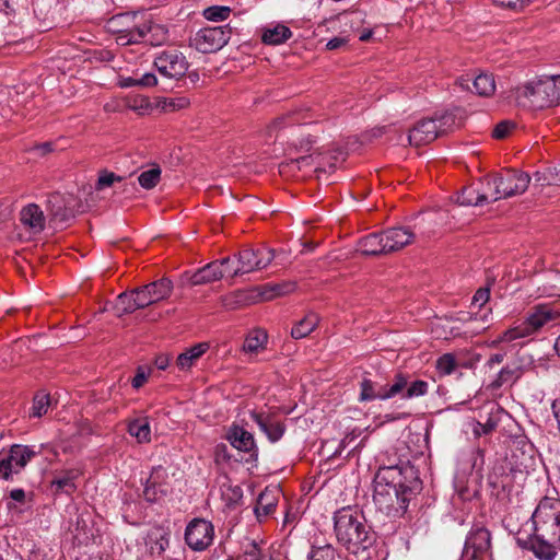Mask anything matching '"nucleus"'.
Listing matches in <instances>:
<instances>
[{"mask_svg":"<svg viewBox=\"0 0 560 560\" xmlns=\"http://www.w3.org/2000/svg\"><path fill=\"white\" fill-rule=\"evenodd\" d=\"M513 127H514V124L512 121H509V120L501 121L494 127V129L492 131V136L495 139H503L510 133V131L513 129Z\"/></svg>","mask_w":560,"mask_h":560,"instance_id":"864d4df0","label":"nucleus"},{"mask_svg":"<svg viewBox=\"0 0 560 560\" xmlns=\"http://www.w3.org/2000/svg\"><path fill=\"white\" fill-rule=\"evenodd\" d=\"M229 25L200 28L190 39V45L202 54H211L224 47L231 38Z\"/></svg>","mask_w":560,"mask_h":560,"instance_id":"0eeeda50","label":"nucleus"},{"mask_svg":"<svg viewBox=\"0 0 560 560\" xmlns=\"http://www.w3.org/2000/svg\"><path fill=\"white\" fill-rule=\"evenodd\" d=\"M457 366L456 359L452 353L441 355L435 362V369L440 375L452 374Z\"/></svg>","mask_w":560,"mask_h":560,"instance_id":"37998d69","label":"nucleus"},{"mask_svg":"<svg viewBox=\"0 0 560 560\" xmlns=\"http://www.w3.org/2000/svg\"><path fill=\"white\" fill-rule=\"evenodd\" d=\"M268 335L264 329L257 328L250 330L243 342L242 352L249 355H258L266 349Z\"/></svg>","mask_w":560,"mask_h":560,"instance_id":"b1692460","label":"nucleus"},{"mask_svg":"<svg viewBox=\"0 0 560 560\" xmlns=\"http://www.w3.org/2000/svg\"><path fill=\"white\" fill-rule=\"evenodd\" d=\"M429 384L425 381L417 380L411 383L408 382L407 389L402 394L404 399H411L424 396L428 393Z\"/></svg>","mask_w":560,"mask_h":560,"instance_id":"c03bdc74","label":"nucleus"},{"mask_svg":"<svg viewBox=\"0 0 560 560\" xmlns=\"http://www.w3.org/2000/svg\"><path fill=\"white\" fill-rule=\"evenodd\" d=\"M292 37L291 30L283 25L278 24L272 28H267L262 34V42L268 45H280Z\"/></svg>","mask_w":560,"mask_h":560,"instance_id":"473e14b6","label":"nucleus"},{"mask_svg":"<svg viewBox=\"0 0 560 560\" xmlns=\"http://www.w3.org/2000/svg\"><path fill=\"white\" fill-rule=\"evenodd\" d=\"M456 84L463 90H470L472 85L474 92L479 96H491L495 91V81L490 73H480L474 79L469 75L457 78Z\"/></svg>","mask_w":560,"mask_h":560,"instance_id":"a211bd4d","label":"nucleus"},{"mask_svg":"<svg viewBox=\"0 0 560 560\" xmlns=\"http://www.w3.org/2000/svg\"><path fill=\"white\" fill-rule=\"evenodd\" d=\"M261 551L256 542H250L246 546L242 559L243 560H260Z\"/></svg>","mask_w":560,"mask_h":560,"instance_id":"5fc2aeb1","label":"nucleus"},{"mask_svg":"<svg viewBox=\"0 0 560 560\" xmlns=\"http://www.w3.org/2000/svg\"><path fill=\"white\" fill-rule=\"evenodd\" d=\"M142 26H152L142 13L125 12L112 16L106 24L109 32L114 34L142 30Z\"/></svg>","mask_w":560,"mask_h":560,"instance_id":"ddd939ff","label":"nucleus"},{"mask_svg":"<svg viewBox=\"0 0 560 560\" xmlns=\"http://www.w3.org/2000/svg\"><path fill=\"white\" fill-rule=\"evenodd\" d=\"M421 488L418 469L409 462L384 466L374 477L373 501L382 513L400 517Z\"/></svg>","mask_w":560,"mask_h":560,"instance_id":"f257e3e1","label":"nucleus"},{"mask_svg":"<svg viewBox=\"0 0 560 560\" xmlns=\"http://www.w3.org/2000/svg\"><path fill=\"white\" fill-rule=\"evenodd\" d=\"M128 433L137 440L138 443H149L151 441V427L148 417H139L128 422Z\"/></svg>","mask_w":560,"mask_h":560,"instance_id":"bb28decb","label":"nucleus"},{"mask_svg":"<svg viewBox=\"0 0 560 560\" xmlns=\"http://www.w3.org/2000/svg\"><path fill=\"white\" fill-rule=\"evenodd\" d=\"M145 381H147V374L141 368H139L137 371V374L132 378V382H131L132 387L140 388L145 383Z\"/></svg>","mask_w":560,"mask_h":560,"instance_id":"e2e57ef3","label":"nucleus"},{"mask_svg":"<svg viewBox=\"0 0 560 560\" xmlns=\"http://www.w3.org/2000/svg\"><path fill=\"white\" fill-rule=\"evenodd\" d=\"M150 31H152V26H142V30L118 33L117 43L122 46L140 43Z\"/></svg>","mask_w":560,"mask_h":560,"instance_id":"4c0bfd02","label":"nucleus"},{"mask_svg":"<svg viewBox=\"0 0 560 560\" xmlns=\"http://www.w3.org/2000/svg\"><path fill=\"white\" fill-rule=\"evenodd\" d=\"M235 257L237 258L236 268L228 271L232 278L265 269L273 260L275 254L272 249L266 247L244 248Z\"/></svg>","mask_w":560,"mask_h":560,"instance_id":"423d86ee","label":"nucleus"},{"mask_svg":"<svg viewBox=\"0 0 560 560\" xmlns=\"http://www.w3.org/2000/svg\"><path fill=\"white\" fill-rule=\"evenodd\" d=\"M499 420L491 412L486 422H477L474 429L476 435L489 434L498 427Z\"/></svg>","mask_w":560,"mask_h":560,"instance_id":"8fccbe9b","label":"nucleus"},{"mask_svg":"<svg viewBox=\"0 0 560 560\" xmlns=\"http://www.w3.org/2000/svg\"><path fill=\"white\" fill-rule=\"evenodd\" d=\"M317 156H314L313 154L310 155H303L298 159L292 160L287 166L298 170H302L304 167H311V166H317L318 163L315 162V159Z\"/></svg>","mask_w":560,"mask_h":560,"instance_id":"3c124183","label":"nucleus"},{"mask_svg":"<svg viewBox=\"0 0 560 560\" xmlns=\"http://www.w3.org/2000/svg\"><path fill=\"white\" fill-rule=\"evenodd\" d=\"M172 291L173 282L168 278H161L135 289L141 308L167 299Z\"/></svg>","mask_w":560,"mask_h":560,"instance_id":"f8f14e48","label":"nucleus"},{"mask_svg":"<svg viewBox=\"0 0 560 560\" xmlns=\"http://www.w3.org/2000/svg\"><path fill=\"white\" fill-rule=\"evenodd\" d=\"M138 85L154 86L158 83L156 77L153 73H144L141 78L137 79Z\"/></svg>","mask_w":560,"mask_h":560,"instance_id":"bf43d9fd","label":"nucleus"},{"mask_svg":"<svg viewBox=\"0 0 560 560\" xmlns=\"http://www.w3.org/2000/svg\"><path fill=\"white\" fill-rule=\"evenodd\" d=\"M487 559H488V557L479 555V553H475L471 551L468 553L466 549H464L463 558H462V560H487Z\"/></svg>","mask_w":560,"mask_h":560,"instance_id":"774afa93","label":"nucleus"},{"mask_svg":"<svg viewBox=\"0 0 560 560\" xmlns=\"http://www.w3.org/2000/svg\"><path fill=\"white\" fill-rule=\"evenodd\" d=\"M152 555L161 556L170 546V532L163 527L156 526L149 530L145 539Z\"/></svg>","mask_w":560,"mask_h":560,"instance_id":"393cba45","label":"nucleus"},{"mask_svg":"<svg viewBox=\"0 0 560 560\" xmlns=\"http://www.w3.org/2000/svg\"><path fill=\"white\" fill-rule=\"evenodd\" d=\"M347 44V39L343 37H334L329 39L326 44L327 49L335 50Z\"/></svg>","mask_w":560,"mask_h":560,"instance_id":"69168bd1","label":"nucleus"},{"mask_svg":"<svg viewBox=\"0 0 560 560\" xmlns=\"http://www.w3.org/2000/svg\"><path fill=\"white\" fill-rule=\"evenodd\" d=\"M505 354L504 353H494L491 354L488 361L486 362V366L489 369H493L500 363L503 362Z\"/></svg>","mask_w":560,"mask_h":560,"instance_id":"0e129e2a","label":"nucleus"},{"mask_svg":"<svg viewBox=\"0 0 560 560\" xmlns=\"http://www.w3.org/2000/svg\"><path fill=\"white\" fill-rule=\"evenodd\" d=\"M310 560H335L336 559V550L330 544H326L323 546H313L311 552L308 553Z\"/></svg>","mask_w":560,"mask_h":560,"instance_id":"79ce46f5","label":"nucleus"},{"mask_svg":"<svg viewBox=\"0 0 560 560\" xmlns=\"http://www.w3.org/2000/svg\"><path fill=\"white\" fill-rule=\"evenodd\" d=\"M213 537V525L202 518L192 520L185 530L186 544L195 551L206 550L212 544Z\"/></svg>","mask_w":560,"mask_h":560,"instance_id":"1a4fd4ad","label":"nucleus"},{"mask_svg":"<svg viewBox=\"0 0 560 560\" xmlns=\"http://www.w3.org/2000/svg\"><path fill=\"white\" fill-rule=\"evenodd\" d=\"M491 535L490 532L480 525H475L469 530L464 549L469 553L475 552L486 557H490Z\"/></svg>","mask_w":560,"mask_h":560,"instance_id":"dca6fc26","label":"nucleus"},{"mask_svg":"<svg viewBox=\"0 0 560 560\" xmlns=\"http://www.w3.org/2000/svg\"><path fill=\"white\" fill-rule=\"evenodd\" d=\"M319 317L315 313L306 314L299 320L291 329V336L294 339H302L307 337L318 325Z\"/></svg>","mask_w":560,"mask_h":560,"instance_id":"7c9ffc66","label":"nucleus"},{"mask_svg":"<svg viewBox=\"0 0 560 560\" xmlns=\"http://www.w3.org/2000/svg\"><path fill=\"white\" fill-rule=\"evenodd\" d=\"M334 530L338 542L355 560H383L376 547V534L361 511L346 506L335 512Z\"/></svg>","mask_w":560,"mask_h":560,"instance_id":"f03ea898","label":"nucleus"},{"mask_svg":"<svg viewBox=\"0 0 560 560\" xmlns=\"http://www.w3.org/2000/svg\"><path fill=\"white\" fill-rule=\"evenodd\" d=\"M121 177L116 175L115 173L113 172H108V171H103L100 176H98V179H97V183H96V189L97 190H101V189H104V188H107V187H110L113 186L115 183L117 182H121Z\"/></svg>","mask_w":560,"mask_h":560,"instance_id":"09e8293b","label":"nucleus"},{"mask_svg":"<svg viewBox=\"0 0 560 560\" xmlns=\"http://www.w3.org/2000/svg\"><path fill=\"white\" fill-rule=\"evenodd\" d=\"M20 221L26 230L34 234L43 232L46 226L44 211L36 203H28L21 209Z\"/></svg>","mask_w":560,"mask_h":560,"instance_id":"aec40b11","label":"nucleus"},{"mask_svg":"<svg viewBox=\"0 0 560 560\" xmlns=\"http://www.w3.org/2000/svg\"><path fill=\"white\" fill-rule=\"evenodd\" d=\"M154 66L162 75L171 79L182 78L188 70L186 57L175 49L159 54L154 59Z\"/></svg>","mask_w":560,"mask_h":560,"instance_id":"9d476101","label":"nucleus"},{"mask_svg":"<svg viewBox=\"0 0 560 560\" xmlns=\"http://www.w3.org/2000/svg\"><path fill=\"white\" fill-rule=\"evenodd\" d=\"M560 318V313L551 306L541 304L533 307V310L522 319L504 330L491 342L492 347H497L502 342H513L521 339L532 338L539 332L545 326Z\"/></svg>","mask_w":560,"mask_h":560,"instance_id":"7ed1b4c3","label":"nucleus"},{"mask_svg":"<svg viewBox=\"0 0 560 560\" xmlns=\"http://www.w3.org/2000/svg\"><path fill=\"white\" fill-rule=\"evenodd\" d=\"M499 5L510 9H521L526 0H494Z\"/></svg>","mask_w":560,"mask_h":560,"instance_id":"052dcab7","label":"nucleus"},{"mask_svg":"<svg viewBox=\"0 0 560 560\" xmlns=\"http://www.w3.org/2000/svg\"><path fill=\"white\" fill-rule=\"evenodd\" d=\"M226 439L231 445L245 453H250L252 456H257V447L254 435L240 425H232L228 433Z\"/></svg>","mask_w":560,"mask_h":560,"instance_id":"412c9836","label":"nucleus"},{"mask_svg":"<svg viewBox=\"0 0 560 560\" xmlns=\"http://www.w3.org/2000/svg\"><path fill=\"white\" fill-rule=\"evenodd\" d=\"M232 9L226 5H211L202 11V16L212 22H222L230 18Z\"/></svg>","mask_w":560,"mask_h":560,"instance_id":"58836bf2","label":"nucleus"},{"mask_svg":"<svg viewBox=\"0 0 560 560\" xmlns=\"http://www.w3.org/2000/svg\"><path fill=\"white\" fill-rule=\"evenodd\" d=\"M532 520L535 530H541L549 534L552 522L560 520V500L555 498H544L535 509Z\"/></svg>","mask_w":560,"mask_h":560,"instance_id":"9b49d317","label":"nucleus"},{"mask_svg":"<svg viewBox=\"0 0 560 560\" xmlns=\"http://www.w3.org/2000/svg\"><path fill=\"white\" fill-rule=\"evenodd\" d=\"M408 382H409V378L407 375H405L402 373L396 374L394 377L393 384L387 385V393H388L389 399L399 394L402 396V394L407 389Z\"/></svg>","mask_w":560,"mask_h":560,"instance_id":"49530a36","label":"nucleus"},{"mask_svg":"<svg viewBox=\"0 0 560 560\" xmlns=\"http://www.w3.org/2000/svg\"><path fill=\"white\" fill-rule=\"evenodd\" d=\"M189 100L185 96L165 98L162 104L164 112H176L186 108Z\"/></svg>","mask_w":560,"mask_h":560,"instance_id":"de8ad7c7","label":"nucleus"},{"mask_svg":"<svg viewBox=\"0 0 560 560\" xmlns=\"http://www.w3.org/2000/svg\"><path fill=\"white\" fill-rule=\"evenodd\" d=\"M9 499L10 501L7 502V508L9 510H12L15 508V505L13 504V502H16V503H21V504H24L25 503V500H26V493L23 489L21 488H16V489H12L10 492H9Z\"/></svg>","mask_w":560,"mask_h":560,"instance_id":"603ef678","label":"nucleus"},{"mask_svg":"<svg viewBox=\"0 0 560 560\" xmlns=\"http://www.w3.org/2000/svg\"><path fill=\"white\" fill-rule=\"evenodd\" d=\"M161 178V168L159 166H153L150 170L143 171L138 176L139 185L144 189L154 188Z\"/></svg>","mask_w":560,"mask_h":560,"instance_id":"ea45409f","label":"nucleus"},{"mask_svg":"<svg viewBox=\"0 0 560 560\" xmlns=\"http://www.w3.org/2000/svg\"><path fill=\"white\" fill-rule=\"evenodd\" d=\"M387 400L389 399L387 393V385L372 381L364 377L360 383L359 401H373V400Z\"/></svg>","mask_w":560,"mask_h":560,"instance_id":"5701e85b","label":"nucleus"},{"mask_svg":"<svg viewBox=\"0 0 560 560\" xmlns=\"http://www.w3.org/2000/svg\"><path fill=\"white\" fill-rule=\"evenodd\" d=\"M80 471L78 469H68L61 472V475L55 477L51 481V488L57 493L65 492L71 494L75 491L77 487L74 480L79 477Z\"/></svg>","mask_w":560,"mask_h":560,"instance_id":"c85d7f7f","label":"nucleus"},{"mask_svg":"<svg viewBox=\"0 0 560 560\" xmlns=\"http://www.w3.org/2000/svg\"><path fill=\"white\" fill-rule=\"evenodd\" d=\"M115 308L118 312L119 316L124 314H131L137 310H140L141 306L138 302L135 289L120 293L117 296Z\"/></svg>","mask_w":560,"mask_h":560,"instance_id":"2f4dec72","label":"nucleus"},{"mask_svg":"<svg viewBox=\"0 0 560 560\" xmlns=\"http://www.w3.org/2000/svg\"><path fill=\"white\" fill-rule=\"evenodd\" d=\"M167 493V488L158 483L151 476L145 483L143 497L148 502L154 503L160 501Z\"/></svg>","mask_w":560,"mask_h":560,"instance_id":"e433bc0d","label":"nucleus"},{"mask_svg":"<svg viewBox=\"0 0 560 560\" xmlns=\"http://www.w3.org/2000/svg\"><path fill=\"white\" fill-rule=\"evenodd\" d=\"M35 456L36 452L31 446L12 445L8 455L0 459V478L13 480V476L20 474Z\"/></svg>","mask_w":560,"mask_h":560,"instance_id":"6e6552de","label":"nucleus"},{"mask_svg":"<svg viewBox=\"0 0 560 560\" xmlns=\"http://www.w3.org/2000/svg\"><path fill=\"white\" fill-rule=\"evenodd\" d=\"M491 194L489 191L479 192L474 187H466L457 197L460 206H483L491 202Z\"/></svg>","mask_w":560,"mask_h":560,"instance_id":"c756f323","label":"nucleus"},{"mask_svg":"<svg viewBox=\"0 0 560 560\" xmlns=\"http://www.w3.org/2000/svg\"><path fill=\"white\" fill-rule=\"evenodd\" d=\"M552 92L547 77H541L517 86L513 91V98L521 107L540 110L557 106Z\"/></svg>","mask_w":560,"mask_h":560,"instance_id":"20e7f679","label":"nucleus"},{"mask_svg":"<svg viewBox=\"0 0 560 560\" xmlns=\"http://www.w3.org/2000/svg\"><path fill=\"white\" fill-rule=\"evenodd\" d=\"M277 506V499L273 494V491L265 490L261 492L257 499V504L255 506V514L258 520L261 517H266L271 514Z\"/></svg>","mask_w":560,"mask_h":560,"instance_id":"72a5a7b5","label":"nucleus"},{"mask_svg":"<svg viewBox=\"0 0 560 560\" xmlns=\"http://www.w3.org/2000/svg\"><path fill=\"white\" fill-rule=\"evenodd\" d=\"M229 262L230 257L213 260L192 272L189 276L188 281L191 285H201L218 281L224 277L222 267L224 265H229Z\"/></svg>","mask_w":560,"mask_h":560,"instance_id":"4468645a","label":"nucleus"},{"mask_svg":"<svg viewBox=\"0 0 560 560\" xmlns=\"http://www.w3.org/2000/svg\"><path fill=\"white\" fill-rule=\"evenodd\" d=\"M299 122L298 119L293 118L292 116H289L288 118L287 117H280V118H277L275 121H273V125H272V129H277V128H283L288 125H293V124H296Z\"/></svg>","mask_w":560,"mask_h":560,"instance_id":"680f3d73","label":"nucleus"},{"mask_svg":"<svg viewBox=\"0 0 560 560\" xmlns=\"http://www.w3.org/2000/svg\"><path fill=\"white\" fill-rule=\"evenodd\" d=\"M530 550L540 560H552L557 555V549H560V542L540 536V533L535 530L529 539Z\"/></svg>","mask_w":560,"mask_h":560,"instance_id":"4be33fe9","label":"nucleus"},{"mask_svg":"<svg viewBox=\"0 0 560 560\" xmlns=\"http://www.w3.org/2000/svg\"><path fill=\"white\" fill-rule=\"evenodd\" d=\"M221 497L228 508L234 509L242 502L243 489L241 486L233 485L230 481L224 482L221 486Z\"/></svg>","mask_w":560,"mask_h":560,"instance_id":"f704fd0d","label":"nucleus"},{"mask_svg":"<svg viewBox=\"0 0 560 560\" xmlns=\"http://www.w3.org/2000/svg\"><path fill=\"white\" fill-rule=\"evenodd\" d=\"M529 182L530 177L527 173L508 171L488 180L487 186L491 194V200L497 201L523 194L527 189Z\"/></svg>","mask_w":560,"mask_h":560,"instance_id":"39448f33","label":"nucleus"},{"mask_svg":"<svg viewBox=\"0 0 560 560\" xmlns=\"http://www.w3.org/2000/svg\"><path fill=\"white\" fill-rule=\"evenodd\" d=\"M358 250L366 256L386 255L387 250L383 238V232L371 233L362 237L358 243Z\"/></svg>","mask_w":560,"mask_h":560,"instance_id":"a878e982","label":"nucleus"},{"mask_svg":"<svg viewBox=\"0 0 560 560\" xmlns=\"http://www.w3.org/2000/svg\"><path fill=\"white\" fill-rule=\"evenodd\" d=\"M154 364L159 370H165L170 365V357L160 354L155 358Z\"/></svg>","mask_w":560,"mask_h":560,"instance_id":"338daca9","label":"nucleus"},{"mask_svg":"<svg viewBox=\"0 0 560 560\" xmlns=\"http://www.w3.org/2000/svg\"><path fill=\"white\" fill-rule=\"evenodd\" d=\"M550 83L551 91H553L556 105L560 104V74L547 77Z\"/></svg>","mask_w":560,"mask_h":560,"instance_id":"6e6d98bb","label":"nucleus"},{"mask_svg":"<svg viewBox=\"0 0 560 560\" xmlns=\"http://www.w3.org/2000/svg\"><path fill=\"white\" fill-rule=\"evenodd\" d=\"M440 136L436 120L424 118L419 120L412 129L409 130L408 141L410 144L419 147L432 142Z\"/></svg>","mask_w":560,"mask_h":560,"instance_id":"2eb2a0df","label":"nucleus"},{"mask_svg":"<svg viewBox=\"0 0 560 560\" xmlns=\"http://www.w3.org/2000/svg\"><path fill=\"white\" fill-rule=\"evenodd\" d=\"M49 406H50L49 394H47L45 392L37 393L33 399L31 416L40 418L48 411Z\"/></svg>","mask_w":560,"mask_h":560,"instance_id":"a19ab883","label":"nucleus"},{"mask_svg":"<svg viewBox=\"0 0 560 560\" xmlns=\"http://www.w3.org/2000/svg\"><path fill=\"white\" fill-rule=\"evenodd\" d=\"M432 118L436 120L440 136L453 130L456 126V117L452 113H443Z\"/></svg>","mask_w":560,"mask_h":560,"instance_id":"a18cd8bd","label":"nucleus"},{"mask_svg":"<svg viewBox=\"0 0 560 560\" xmlns=\"http://www.w3.org/2000/svg\"><path fill=\"white\" fill-rule=\"evenodd\" d=\"M415 230L408 226H395L383 231V238L387 254L397 252L411 244L415 240Z\"/></svg>","mask_w":560,"mask_h":560,"instance_id":"f3484780","label":"nucleus"},{"mask_svg":"<svg viewBox=\"0 0 560 560\" xmlns=\"http://www.w3.org/2000/svg\"><path fill=\"white\" fill-rule=\"evenodd\" d=\"M209 349L208 343H197L177 357L176 365L179 370H189L196 361Z\"/></svg>","mask_w":560,"mask_h":560,"instance_id":"cd10ccee","label":"nucleus"},{"mask_svg":"<svg viewBox=\"0 0 560 560\" xmlns=\"http://www.w3.org/2000/svg\"><path fill=\"white\" fill-rule=\"evenodd\" d=\"M489 289H479L472 298V304H478L479 306H482L489 300Z\"/></svg>","mask_w":560,"mask_h":560,"instance_id":"13d9d810","label":"nucleus"},{"mask_svg":"<svg viewBox=\"0 0 560 560\" xmlns=\"http://www.w3.org/2000/svg\"><path fill=\"white\" fill-rule=\"evenodd\" d=\"M252 420L264 432L271 443L278 442L285 432L283 422L277 420L273 416L262 412H252Z\"/></svg>","mask_w":560,"mask_h":560,"instance_id":"6ab92c4d","label":"nucleus"},{"mask_svg":"<svg viewBox=\"0 0 560 560\" xmlns=\"http://www.w3.org/2000/svg\"><path fill=\"white\" fill-rule=\"evenodd\" d=\"M522 375V369L516 364H508L503 366L499 373L497 374L495 380L492 382L491 386L493 388H500L504 384L513 383L518 380Z\"/></svg>","mask_w":560,"mask_h":560,"instance_id":"c9c22d12","label":"nucleus"},{"mask_svg":"<svg viewBox=\"0 0 560 560\" xmlns=\"http://www.w3.org/2000/svg\"><path fill=\"white\" fill-rule=\"evenodd\" d=\"M552 527L549 528V534H546L541 530H537L540 533L541 537H545L546 539L551 538L560 542V520H557L556 522H552Z\"/></svg>","mask_w":560,"mask_h":560,"instance_id":"4d7b16f0","label":"nucleus"}]
</instances>
